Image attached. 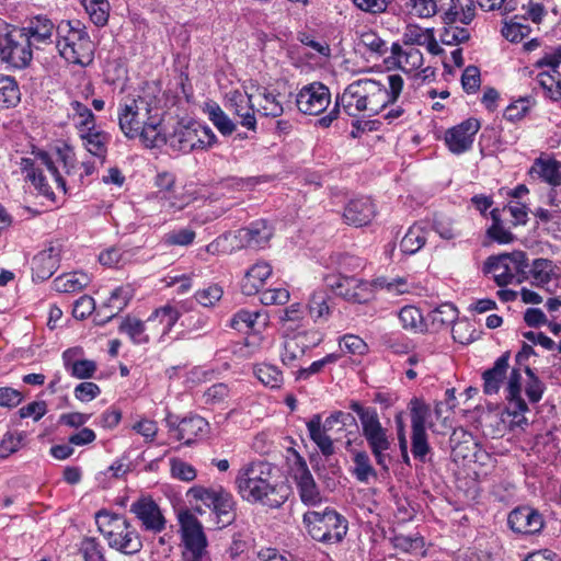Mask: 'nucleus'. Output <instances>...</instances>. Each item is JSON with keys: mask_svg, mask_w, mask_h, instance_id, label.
Here are the masks:
<instances>
[{"mask_svg": "<svg viewBox=\"0 0 561 561\" xmlns=\"http://www.w3.org/2000/svg\"><path fill=\"white\" fill-rule=\"evenodd\" d=\"M117 116L119 129L128 139H138L147 148H160L167 144L162 114L145 98L125 99L119 104Z\"/></svg>", "mask_w": 561, "mask_h": 561, "instance_id": "f257e3e1", "label": "nucleus"}, {"mask_svg": "<svg viewBox=\"0 0 561 561\" xmlns=\"http://www.w3.org/2000/svg\"><path fill=\"white\" fill-rule=\"evenodd\" d=\"M275 467L267 461H251L241 467L236 476L238 494L249 503H260L270 508L280 507L288 497V490L277 482Z\"/></svg>", "mask_w": 561, "mask_h": 561, "instance_id": "f03ea898", "label": "nucleus"}, {"mask_svg": "<svg viewBox=\"0 0 561 561\" xmlns=\"http://www.w3.org/2000/svg\"><path fill=\"white\" fill-rule=\"evenodd\" d=\"M33 158L25 157L21 159L20 169L25 174L37 193L49 201H55V194L46 181L44 169L50 174L54 182L64 194L67 193L66 181L59 172L57 163H62L67 174H70L76 167L75 153L68 146L56 150V158L44 150H34Z\"/></svg>", "mask_w": 561, "mask_h": 561, "instance_id": "7ed1b4c3", "label": "nucleus"}, {"mask_svg": "<svg viewBox=\"0 0 561 561\" xmlns=\"http://www.w3.org/2000/svg\"><path fill=\"white\" fill-rule=\"evenodd\" d=\"M350 409L355 412L362 426V435L369 447L376 463L388 472L391 457L389 450L392 438L388 428L383 427L376 408L364 407L358 401H351Z\"/></svg>", "mask_w": 561, "mask_h": 561, "instance_id": "20e7f679", "label": "nucleus"}, {"mask_svg": "<svg viewBox=\"0 0 561 561\" xmlns=\"http://www.w3.org/2000/svg\"><path fill=\"white\" fill-rule=\"evenodd\" d=\"M95 523L110 548L127 556L141 551V536L125 516L101 510L95 513Z\"/></svg>", "mask_w": 561, "mask_h": 561, "instance_id": "39448f33", "label": "nucleus"}, {"mask_svg": "<svg viewBox=\"0 0 561 561\" xmlns=\"http://www.w3.org/2000/svg\"><path fill=\"white\" fill-rule=\"evenodd\" d=\"M56 48L68 62L88 66L93 61L94 45L80 21H61L56 27Z\"/></svg>", "mask_w": 561, "mask_h": 561, "instance_id": "423d86ee", "label": "nucleus"}, {"mask_svg": "<svg viewBox=\"0 0 561 561\" xmlns=\"http://www.w3.org/2000/svg\"><path fill=\"white\" fill-rule=\"evenodd\" d=\"M528 267L526 253L514 251L488 257L483 265V272L491 274L497 286L505 287L514 282L522 284L527 280Z\"/></svg>", "mask_w": 561, "mask_h": 561, "instance_id": "0eeeda50", "label": "nucleus"}, {"mask_svg": "<svg viewBox=\"0 0 561 561\" xmlns=\"http://www.w3.org/2000/svg\"><path fill=\"white\" fill-rule=\"evenodd\" d=\"M304 523L312 539L323 543H337L347 533V520L334 510L309 511L304 514Z\"/></svg>", "mask_w": 561, "mask_h": 561, "instance_id": "6e6552de", "label": "nucleus"}, {"mask_svg": "<svg viewBox=\"0 0 561 561\" xmlns=\"http://www.w3.org/2000/svg\"><path fill=\"white\" fill-rule=\"evenodd\" d=\"M187 496L210 508L219 528L226 527L234 520L236 501L224 486L194 485L187 491Z\"/></svg>", "mask_w": 561, "mask_h": 561, "instance_id": "1a4fd4ad", "label": "nucleus"}, {"mask_svg": "<svg viewBox=\"0 0 561 561\" xmlns=\"http://www.w3.org/2000/svg\"><path fill=\"white\" fill-rule=\"evenodd\" d=\"M367 80V114L378 115L399 99L404 81L398 73L383 76L379 80Z\"/></svg>", "mask_w": 561, "mask_h": 561, "instance_id": "9d476101", "label": "nucleus"}, {"mask_svg": "<svg viewBox=\"0 0 561 561\" xmlns=\"http://www.w3.org/2000/svg\"><path fill=\"white\" fill-rule=\"evenodd\" d=\"M348 116H357L360 112L367 113V80L359 79L350 83L335 99L333 108L318 119V125L327 128L337 118L340 108Z\"/></svg>", "mask_w": 561, "mask_h": 561, "instance_id": "9b49d317", "label": "nucleus"}, {"mask_svg": "<svg viewBox=\"0 0 561 561\" xmlns=\"http://www.w3.org/2000/svg\"><path fill=\"white\" fill-rule=\"evenodd\" d=\"M32 46L24 31L19 27L9 31L7 25L5 33L0 35V58L12 68L23 69L33 58Z\"/></svg>", "mask_w": 561, "mask_h": 561, "instance_id": "f8f14e48", "label": "nucleus"}, {"mask_svg": "<svg viewBox=\"0 0 561 561\" xmlns=\"http://www.w3.org/2000/svg\"><path fill=\"white\" fill-rule=\"evenodd\" d=\"M288 474L293 480L300 501L307 506H318L323 496L304 457L293 451Z\"/></svg>", "mask_w": 561, "mask_h": 561, "instance_id": "ddd939ff", "label": "nucleus"}, {"mask_svg": "<svg viewBox=\"0 0 561 561\" xmlns=\"http://www.w3.org/2000/svg\"><path fill=\"white\" fill-rule=\"evenodd\" d=\"M506 413L513 416L512 426L525 430L529 421L525 413L529 411L528 404L522 397V374L518 368H513L505 387Z\"/></svg>", "mask_w": 561, "mask_h": 561, "instance_id": "4468645a", "label": "nucleus"}, {"mask_svg": "<svg viewBox=\"0 0 561 561\" xmlns=\"http://www.w3.org/2000/svg\"><path fill=\"white\" fill-rule=\"evenodd\" d=\"M330 103V89L318 81L304 85L296 95L297 108L305 115H319Z\"/></svg>", "mask_w": 561, "mask_h": 561, "instance_id": "2eb2a0df", "label": "nucleus"}, {"mask_svg": "<svg viewBox=\"0 0 561 561\" xmlns=\"http://www.w3.org/2000/svg\"><path fill=\"white\" fill-rule=\"evenodd\" d=\"M129 512L135 515L145 531L160 534L165 529L167 519L151 496H140L134 501Z\"/></svg>", "mask_w": 561, "mask_h": 561, "instance_id": "dca6fc26", "label": "nucleus"}, {"mask_svg": "<svg viewBox=\"0 0 561 561\" xmlns=\"http://www.w3.org/2000/svg\"><path fill=\"white\" fill-rule=\"evenodd\" d=\"M322 339L318 332H299L287 336L283 343L280 360L287 367H297L305 354L317 346Z\"/></svg>", "mask_w": 561, "mask_h": 561, "instance_id": "f3484780", "label": "nucleus"}, {"mask_svg": "<svg viewBox=\"0 0 561 561\" xmlns=\"http://www.w3.org/2000/svg\"><path fill=\"white\" fill-rule=\"evenodd\" d=\"M169 431L184 445H191L205 437L208 433V422L199 415H190L179 422L171 419L167 420Z\"/></svg>", "mask_w": 561, "mask_h": 561, "instance_id": "a211bd4d", "label": "nucleus"}, {"mask_svg": "<svg viewBox=\"0 0 561 561\" xmlns=\"http://www.w3.org/2000/svg\"><path fill=\"white\" fill-rule=\"evenodd\" d=\"M479 129L480 122L470 117L446 131V146L453 153L461 154L472 148L474 136Z\"/></svg>", "mask_w": 561, "mask_h": 561, "instance_id": "6ab92c4d", "label": "nucleus"}, {"mask_svg": "<svg viewBox=\"0 0 561 561\" xmlns=\"http://www.w3.org/2000/svg\"><path fill=\"white\" fill-rule=\"evenodd\" d=\"M510 528L520 535L530 536L539 534L543 526V516L530 506H518L507 516Z\"/></svg>", "mask_w": 561, "mask_h": 561, "instance_id": "aec40b11", "label": "nucleus"}, {"mask_svg": "<svg viewBox=\"0 0 561 561\" xmlns=\"http://www.w3.org/2000/svg\"><path fill=\"white\" fill-rule=\"evenodd\" d=\"M226 106L240 118L239 124L255 131L256 118L252 95L239 89L231 90L226 95Z\"/></svg>", "mask_w": 561, "mask_h": 561, "instance_id": "412c9836", "label": "nucleus"}, {"mask_svg": "<svg viewBox=\"0 0 561 561\" xmlns=\"http://www.w3.org/2000/svg\"><path fill=\"white\" fill-rule=\"evenodd\" d=\"M61 259V244L49 243L32 260V276L34 280L44 282L50 278L58 270Z\"/></svg>", "mask_w": 561, "mask_h": 561, "instance_id": "4be33fe9", "label": "nucleus"}, {"mask_svg": "<svg viewBox=\"0 0 561 561\" xmlns=\"http://www.w3.org/2000/svg\"><path fill=\"white\" fill-rule=\"evenodd\" d=\"M443 24L460 23L469 25L476 16L474 0H437Z\"/></svg>", "mask_w": 561, "mask_h": 561, "instance_id": "5701e85b", "label": "nucleus"}, {"mask_svg": "<svg viewBox=\"0 0 561 561\" xmlns=\"http://www.w3.org/2000/svg\"><path fill=\"white\" fill-rule=\"evenodd\" d=\"M180 533L185 548H206L207 538L203 530L202 523L188 510L181 511L178 514Z\"/></svg>", "mask_w": 561, "mask_h": 561, "instance_id": "b1692460", "label": "nucleus"}, {"mask_svg": "<svg viewBox=\"0 0 561 561\" xmlns=\"http://www.w3.org/2000/svg\"><path fill=\"white\" fill-rule=\"evenodd\" d=\"M181 312L173 306L165 305L157 308L148 318V325L152 328L150 331L151 339L158 342H164L165 336L172 331L179 321Z\"/></svg>", "mask_w": 561, "mask_h": 561, "instance_id": "393cba45", "label": "nucleus"}, {"mask_svg": "<svg viewBox=\"0 0 561 561\" xmlns=\"http://www.w3.org/2000/svg\"><path fill=\"white\" fill-rule=\"evenodd\" d=\"M273 236V228L265 219L251 222L237 231L236 238L243 248L263 249Z\"/></svg>", "mask_w": 561, "mask_h": 561, "instance_id": "a878e982", "label": "nucleus"}, {"mask_svg": "<svg viewBox=\"0 0 561 561\" xmlns=\"http://www.w3.org/2000/svg\"><path fill=\"white\" fill-rule=\"evenodd\" d=\"M79 139L83 148L101 163L105 162L108 151V145L112 140L110 133L92 125L89 128L78 131Z\"/></svg>", "mask_w": 561, "mask_h": 561, "instance_id": "bb28decb", "label": "nucleus"}, {"mask_svg": "<svg viewBox=\"0 0 561 561\" xmlns=\"http://www.w3.org/2000/svg\"><path fill=\"white\" fill-rule=\"evenodd\" d=\"M376 216V206L369 197L351 199L344 207L343 218L347 225L367 226Z\"/></svg>", "mask_w": 561, "mask_h": 561, "instance_id": "cd10ccee", "label": "nucleus"}, {"mask_svg": "<svg viewBox=\"0 0 561 561\" xmlns=\"http://www.w3.org/2000/svg\"><path fill=\"white\" fill-rule=\"evenodd\" d=\"M528 174L551 187H558L561 185V162L552 157L541 154L534 160Z\"/></svg>", "mask_w": 561, "mask_h": 561, "instance_id": "c85d7f7f", "label": "nucleus"}, {"mask_svg": "<svg viewBox=\"0 0 561 561\" xmlns=\"http://www.w3.org/2000/svg\"><path fill=\"white\" fill-rule=\"evenodd\" d=\"M54 30L53 21L43 14L32 18L27 26L20 28L30 37L33 46L51 43Z\"/></svg>", "mask_w": 561, "mask_h": 561, "instance_id": "c756f323", "label": "nucleus"}, {"mask_svg": "<svg viewBox=\"0 0 561 561\" xmlns=\"http://www.w3.org/2000/svg\"><path fill=\"white\" fill-rule=\"evenodd\" d=\"M510 354L506 352L501 355L494 363L493 367L486 369L482 374L483 391L485 394H496L506 377L508 369Z\"/></svg>", "mask_w": 561, "mask_h": 561, "instance_id": "7c9ffc66", "label": "nucleus"}, {"mask_svg": "<svg viewBox=\"0 0 561 561\" xmlns=\"http://www.w3.org/2000/svg\"><path fill=\"white\" fill-rule=\"evenodd\" d=\"M306 425L310 439L317 445L321 454L324 457L332 456L335 449L332 438L327 434L331 428H325L321 415L313 414Z\"/></svg>", "mask_w": 561, "mask_h": 561, "instance_id": "2f4dec72", "label": "nucleus"}, {"mask_svg": "<svg viewBox=\"0 0 561 561\" xmlns=\"http://www.w3.org/2000/svg\"><path fill=\"white\" fill-rule=\"evenodd\" d=\"M271 274L272 266L267 262H256L249 268L242 280V293L247 296L260 293Z\"/></svg>", "mask_w": 561, "mask_h": 561, "instance_id": "473e14b6", "label": "nucleus"}, {"mask_svg": "<svg viewBox=\"0 0 561 561\" xmlns=\"http://www.w3.org/2000/svg\"><path fill=\"white\" fill-rule=\"evenodd\" d=\"M118 331L126 334L134 344H147L152 340L150 335L152 328L148 325V320L142 321L136 317L126 316L122 320Z\"/></svg>", "mask_w": 561, "mask_h": 561, "instance_id": "72a5a7b5", "label": "nucleus"}, {"mask_svg": "<svg viewBox=\"0 0 561 561\" xmlns=\"http://www.w3.org/2000/svg\"><path fill=\"white\" fill-rule=\"evenodd\" d=\"M134 294L135 289L130 284L116 287L103 306V309L107 311L106 319L110 320L121 313L128 306Z\"/></svg>", "mask_w": 561, "mask_h": 561, "instance_id": "f704fd0d", "label": "nucleus"}, {"mask_svg": "<svg viewBox=\"0 0 561 561\" xmlns=\"http://www.w3.org/2000/svg\"><path fill=\"white\" fill-rule=\"evenodd\" d=\"M256 104L257 112L266 117H278L284 113L283 104L279 100V93L265 87H259Z\"/></svg>", "mask_w": 561, "mask_h": 561, "instance_id": "c9c22d12", "label": "nucleus"}, {"mask_svg": "<svg viewBox=\"0 0 561 561\" xmlns=\"http://www.w3.org/2000/svg\"><path fill=\"white\" fill-rule=\"evenodd\" d=\"M428 231L422 224L412 225L400 242V249L405 254H415L426 243Z\"/></svg>", "mask_w": 561, "mask_h": 561, "instance_id": "e433bc0d", "label": "nucleus"}, {"mask_svg": "<svg viewBox=\"0 0 561 561\" xmlns=\"http://www.w3.org/2000/svg\"><path fill=\"white\" fill-rule=\"evenodd\" d=\"M91 278L83 272L66 273L56 277L53 282L54 289L58 293H78L84 289Z\"/></svg>", "mask_w": 561, "mask_h": 561, "instance_id": "4c0bfd02", "label": "nucleus"}, {"mask_svg": "<svg viewBox=\"0 0 561 561\" xmlns=\"http://www.w3.org/2000/svg\"><path fill=\"white\" fill-rule=\"evenodd\" d=\"M168 142V139H167ZM170 146L182 152H190L197 149L195 124L180 126L169 138Z\"/></svg>", "mask_w": 561, "mask_h": 561, "instance_id": "58836bf2", "label": "nucleus"}, {"mask_svg": "<svg viewBox=\"0 0 561 561\" xmlns=\"http://www.w3.org/2000/svg\"><path fill=\"white\" fill-rule=\"evenodd\" d=\"M21 101L18 81L10 76L0 73V112L15 107Z\"/></svg>", "mask_w": 561, "mask_h": 561, "instance_id": "ea45409f", "label": "nucleus"}, {"mask_svg": "<svg viewBox=\"0 0 561 561\" xmlns=\"http://www.w3.org/2000/svg\"><path fill=\"white\" fill-rule=\"evenodd\" d=\"M253 373L259 381L267 388L279 389L284 383L283 371L274 364H256L253 368Z\"/></svg>", "mask_w": 561, "mask_h": 561, "instance_id": "a19ab883", "label": "nucleus"}, {"mask_svg": "<svg viewBox=\"0 0 561 561\" xmlns=\"http://www.w3.org/2000/svg\"><path fill=\"white\" fill-rule=\"evenodd\" d=\"M325 285L339 297L347 300H360L365 299L364 295L355 294L351 295V286H354V277L337 275H328L324 278Z\"/></svg>", "mask_w": 561, "mask_h": 561, "instance_id": "79ce46f5", "label": "nucleus"}, {"mask_svg": "<svg viewBox=\"0 0 561 561\" xmlns=\"http://www.w3.org/2000/svg\"><path fill=\"white\" fill-rule=\"evenodd\" d=\"M554 265L548 259H536L527 268L528 278L531 277V284L537 287L548 285L553 276Z\"/></svg>", "mask_w": 561, "mask_h": 561, "instance_id": "37998d69", "label": "nucleus"}, {"mask_svg": "<svg viewBox=\"0 0 561 561\" xmlns=\"http://www.w3.org/2000/svg\"><path fill=\"white\" fill-rule=\"evenodd\" d=\"M330 296L323 290L314 291L308 302L309 316L314 322L327 321L331 314Z\"/></svg>", "mask_w": 561, "mask_h": 561, "instance_id": "c03bdc74", "label": "nucleus"}, {"mask_svg": "<svg viewBox=\"0 0 561 561\" xmlns=\"http://www.w3.org/2000/svg\"><path fill=\"white\" fill-rule=\"evenodd\" d=\"M90 21L98 27L108 22L111 5L108 0H81Z\"/></svg>", "mask_w": 561, "mask_h": 561, "instance_id": "a18cd8bd", "label": "nucleus"}, {"mask_svg": "<svg viewBox=\"0 0 561 561\" xmlns=\"http://www.w3.org/2000/svg\"><path fill=\"white\" fill-rule=\"evenodd\" d=\"M457 318L458 310L450 302L442 304L428 313V319L435 330H440L454 324Z\"/></svg>", "mask_w": 561, "mask_h": 561, "instance_id": "49530a36", "label": "nucleus"}, {"mask_svg": "<svg viewBox=\"0 0 561 561\" xmlns=\"http://www.w3.org/2000/svg\"><path fill=\"white\" fill-rule=\"evenodd\" d=\"M206 113L209 121L224 136H229L236 130V124L215 102L206 104Z\"/></svg>", "mask_w": 561, "mask_h": 561, "instance_id": "de8ad7c7", "label": "nucleus"}, {"mask_svg": "<svg viewBox=\"0 0 561 561\" xmlns=\"http://www.w3.org/2000/svg\"><path fill=\"white\" fill-rule=\"evenodd\" d=\"M69 105L72 112L69 114V117L72 118L77 131L96 125L95 115L85 104L78 100H72Z\"/></svg>", "mask_w": 561, "mask_h": 561, "instance_id": "09e8293b", "label": "nucleus"}, {"mask_svg": "<svg viewBox=\"0 0 561 561\" xmlns=\"http://www.w3.org/2000/svg\"><path fill=\"white\" fill-rule=\"evenodd\" d=\"M341 358L340 353L327 354L321 359L314 360L308 367H300L294 371L295 379L297 381L308 380L311 376L320 374L323 369L332 364H335Z\"/></svg>", "mask_w": 561, "mask_h": 561, "instance_id": "8fccbe9b", "label": "nucleus"}, {"mask_svg": "<svg viewBox=\"0 0 561 561\" xmlns=\"http://www.w3.org/2000/svg\"><path fill=\"white\" fill-rule=\"evenodd\" d=\"M196 232L191 227L174 228L163 234L161 241L165 247H188L193 244Z\"/></svg>", "mask_w": 561, "mask_h": 561, "instance_id": "3c124183", "label": "nucleus"}, {"mask_svg": "<svg viewBox=\"0 0 561 561\" xmlns=\"http://www.w3.org/2000/svg\"><path fill=\"white\" fill-rule=\"evenodd\" d=\"M131 257L133 253L130 250L111 247L100 253L99 262L107 267H121L130 262Z\"/></svg>", "mask_w": 561, "mask_h": 561, "instance_id": "603ef678", "label": "nucleus"}, {"mask_svg": "<svg viewBox=\"0 0 561 561\" xmlns=\"http://www.w3.org/2000/svg\"><path fill=\"white\" fill-rule=\"evenodd\" d=\"M353 462L354 469L352 472L358 481L367 482L370 477H377V471L373 467L369 455L366 451H356L353 457Z\"/></svg>", "mask_w": 561, "mask_h": 561, "instance_id": "864d4df0", "label": "nucleus"}, {"mask_svg": "<svg viewBox=\"0 0 561 561\" xmlns=\"http://www.w3.org/2000/svg\"><path fill=\"white\" fill-rule=\"evenodd\" d=\"M492 226L488 229L486 234L500 244H508L514 240V234L503 227L500 210L494 208L490 211Z\"/></svg>", "mask_w": 561, "mask_h": 561, "instance_id": "5fc2aeb1", "label": "nucleus"}, {"mask_svg": "<svg viewBox=\"0 0 561 561\" xmlns=\"http://www.w3.org/2000/svg\"><path fill=\"white\" fill-rule=\"evenodd\" d=\"M456 24L457 23L444 24L443 31L440 33V42L444 45L455 46L469 41V30Z\"/></svg>", "mask_w": 561, "mask_h": 561, "instance_id": "6e6d98bb", "label": "nucleus"}, {"mask_svg": "<svg viewBox=\"0 0 561 561\" xmlns=\"http://www.w3.org/2000/svg\"><path fill=\"white\" fill-rule=\"evenodd\" d=\"M83 561H107L104 547L94 537H84L79 546Z\"/></svg>", "mask_w": 561, "mask_h": 561, "instance_id": "4d7b16f0", "label": "nucleus"}, {"mask_svg": "<svg viewBox=\"0 0 561 561\" xmlns=\"http://www.w3.org/2000/svg\"><path fill=\"white\" fill-rule=\"evenodd\" d=\"M437 0H405V8L411 15L428 19L438 13Z\"/></svg>", "mask_w": 561, "mask_h": 561, "instance_id": "13d9d810", "label": "nucleus"}, {"mask_svg": "<svg viewBox=\"0 0 561 561\" xmlns=\"http://www.w3.org/2000/svg\"><path fill=\"white\" fill-rule=\"evenodd\" d=\"M433 229L444 240H454L461 237V230L457 222L447 216H436L433 221Z\"/></svg>", "mask_w": 561, "mask_h": 561, "instance_id": "bf43d9fd", "label": "nucleus"}, {"mask_svg": "<svg viewBox=\"0 0 561 561\" xmlns=\"http://www.w3.org/2000/svg\"><path fill=\"white\" fill-rule=\"evenodd\" d=\"M398 318L402 328L405 330H423V316L420 309L414 306H404L401 308Z\"/></svg>", "mask_w": 561, "mask_h": 561, "instance_id": "052dcab7", "label": "nucleus"}, {"mask_svg": "<svg viewBox=\"0 0 561 561\" xmlns=\"http://www.w3.org/2000/svg\"><path fill=\"white\" fill-rule=\"evenodd\" d=\"M431 416V410L427 404L413 399L411 401V428L412 432L426 431V422Z\"/></svg>", "mask_w": 561, "mask_h": 561, "instance_id": "680f3d73", "label": "nucleus"}, {"mask_svg": "<svg viewBox=\"0 0 561 561\" xmlns=\"http://www.w3.org/2000/svg\"><path fill=\"white\" fill-rule=\"evenodd\" d=\"M525 373L527 376L526 396L530 403H538L542 399L546 386L530 367L526 366Z\"/></svg>", "mask_w": 561, "mask_h": 561, "instance_id": "e2e57ef3", "label": "nucleus"}, {"mask_svg": "<svg viewBox=\"0 0 561 561\" xmlns=\"http://www.w3.org/2000/svg\"><path fill=\"white\" fill-rule=\"evenodd\" d=\"M259 311H251L248 309H240L230 320V327L240 332H248L254 329V325L260 318Z\"/></svg>", "mask_w": 561, "mask_h": 561, "instance_id": "0e129e2a", "label": "nucleus"}, {"mask_svg": "<svg viewBox=\"0 0 561 561\" xmlns=\"http://www.w3.org/2000/svg\"><path fill=\"white\" fill-rule=\"evenodd\" d=\"M411 440V451L413 457L422 463L426 462V456L432 450L427 440L426 431L412 432Z\"/></svg>", "mask_w": 561, "mask_h": 561, "instance_id": "69168bd1", "label": "nucleus"}, {"mask_svg": "<svg viewBox=\"0 0 561 561\" xmlns=\"http://www.w3.org/2000/svg\"><path fill=\"white\" fill-rule=\"evenodd\" d=\"M359 45H363L370 53L382 56L387 53V43L374 31H365L359 35Z\"/></svg>", "mask_w": 561, "mask_h": 561, "instance_id": "338daca9", "label": "nucleus"}, {"mask_svg": "<svg viewBox=\"0 0 561 561\" xmlns=\"http://www.w3.org/2000/svg\"><path fill=\"white\" fill-rule=\"evenodd\" d=\"M537 82L551 100L561 99V82L550 71L540 72L537 76Z\"/></svg>", "mask_w": 561, "mask_h": 561, "instance_id": "774afa93", "label": "nucleus"}]
</instances>
